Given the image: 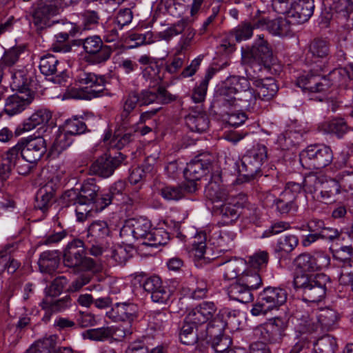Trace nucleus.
<instances>
[{"label": "nucleus", "instance_id": "obj_1", "mask_svg": "<svg viewBox=\"0 0 353 353\" xmlns=\"http://www.w3.org/2000/svg\"><path fill=\"white\" fill-rule=\"evenodd\" d=\"M347 79H353V63L347 68L334 70L327 77L307 74L299 77L297 85L310 92H326L334 85H342Z\"/></svg>", "mask_w": 353, "mask_h": 353}, {"label": "nucleus", "instance_id": "obj_2", "mask_svg": "<svg viewBox=\"0 0 353 353\" xmlns=\"http://www.w3.org/2000/svg\"><path fill=\"white\" fill-rule=\"evenodd\" d=\"M330 279L325 274H296L294 276V288L301 293L305 302L319 303L326 295Z\"/></svg>", "mask_w": 353, "mask_h": 353}, {"label": "nucleus", "instance_id": "obj_3", "mask_svg": "<svg viewBox=\"0 0 353 353\" xmlns=\"http://www.w3.org/2000/svg\"><path fill=\"white\" fill-rule=\"evenodd\" d=\"M112 231L107 221H93L87 228L86 242L89 245V253L99 256L110 245Z\"/></svg>", "mask_w": 353, "mask_h": 353}, {"label": "nucleus", "instance_id": "obj_4", "mask_svg": "<svg viewBox=\"0 0 353 353\" xmlns=\"http://www.w3.org/2000/svg\"><path fill=\"white\" fill-rule=\"evenodd\" d=\"M223 325V323L218 319L211 322L206 329H202L196 323L189 322L186 315L179 333L180 341L185 345H193L199 341H205L208 334L211 336L219 334Z\"/></svg>", "mask_w": 353, "mask_h": 353}, {"label": "nucleus", "instance_id": "obj_5", "mask_svg": "<svg viewBox=\"0 0 353 353\" xmlns=\"http://www.w3.org/2000/svg\"><path fill=\"white\" fill-rule=\"evenodd\" d=\"M243 61L251 66L257 65L259 70L263 66L269 68L273 63L274 57L272 50L268 41L264 39L263 35H258L252 47L242 52Z\"/></svg>", "mask_w": 353, "mask_h": 353}, {"label": "nucleus", "instance_id": "obj_6", "mask_svg": "<svg viewBox=\"0 0 353 353\" xmlns=\"http://www.w3.org/2000/svg\"><path fill=\"white\" fill-rule=\"evenodd\" d=\"M76 81L81 86L73 95L77 99L91 100L101 96L105 88V78L93 72H81Z\"/></svg>", "mask_w": 353, "mask_h": 353}, {"label": "nucleus", "instance_id": "obj_7", "mask_svg": "<svg viewBox=\"0 0 353 353\" xmlns=\"http://www.w3.org/2000/svg\"><path fill=\"white\" fill-rule=\"evenodd\" d=\"M100 188L94 179H89L83 182L79 192L74 190L65 191L63 199L72 204L79 203L95 207L96 211L101 210L97 204L100 200L99 192Z\"/></svg>", "mask_w": 353, "mask_h": 353}, {"label": "nucleus", "instance_id": "obj_8", "mask_svg": "<svg viewBox=\"0 0 353 353\" xmlns=\"http://www.w3.org/2000/svg\"><path fill=\"white\" fill-rule=\"evenodd\" d=\"M287 299L285 290L268 287L259 294L257 302L253 305L251 313L254 316L265 315L268 312L283 305Z\"/></svg>", "mask_w": 353, "mask_h": 353}, {"label": "nucleus", "instance_id": "obj_9", "mask_svg": "<svg viewBox=\"0 0 353 353\" xmlns=\"http://www.w3.org/2000/svg\"><path fill=\"white\" fill-rule=\"evenodd\" d=\"M333 160V153L329 146L314 144L309 145L300 154L303 166L321 169L330 165Z\"/></svg>", "mask_w": 353, "mask_h": 353}, {"label": "nucleus", "instance_id": "obj_10", "mask_svg": "<svg viewBox=\"0 0 353 353\" xmlns=\"http://www.w3.org/2000/svg\"><path fill=\"white\" fill-rule=\"evenodd\" d=\"M79 0H41L32 13V22L38 29L50 26V18L59 13L62 6H68Z\"/></svg>", "mask_w": 353, "mask_h": 353}, {"label": "nucleus", "instance_id": "obj_11", "mask_svg": "<svg viewBox=\"0 0 353 353\" xmlns=\"http://www.w3.org/2000/svg\"><path fill=\"white\" fill-rule=\"evenodd\" d=\"M267 148L258 144L248 150L242 157L239 172L243 173L247 180L253 179L260 172L263 164L267 161Z\"/></svg>", "mask_w": 353, "mask_h": 353}, {"label": "nucleus", "instance_id": "obj_12", "mask_svg": "<svg viewBox=\"0 0 353 353\" xmlns=\"http://www.w3.org/2000/svg\"><path fill=\"white\" fill-rule=\"evenodd\" d=\"M225 314L229 315L230 312L223 311L217 313V307L213 301H203L190 310L187 314L188 321L199 325L202 329H206L208 325L217 316L222 319Z\"/></svg>", "mask_w": 353, "mask_h": 353}, {"label": "nucleus", "instance_id": "obj_13", "mask_svg": "<svg viewBox=\"0 0 353 353\" xmlns=\"http://www.w3.org/2000/svg\"><path fill=\"white\" fill-rule=\"evenodd\" d=\"M330 258L323 252H316L313 254L303 253L294 260L295 274H309L310 272L321 270L329 266Z\"/></svg>", "mask_w": 353, "mask_h": 353}, {"label": "nucleus", "instance_id": "obj_14", "mask_svg": "<svg viewBox=\"0 0 353 353\" xmlns=\"http://www.w3.org/2000/svg\"><path fill=\"white\" fill-rule=\"evenodd\" d=\"M220 205L216 206L215 212L219 215L222 220L230 223L235 221L241 214V210L247 207L248 197L244 194L235 196H228Z\"/></svg>", "mask_w": 353, "mask_h": 353}, {"label": "nucleus", "instance_id": "obj_15", "mask_svg": "<svg viewBox=\"0 0 353 353\" xmlns=\"http://www.w3.org/2000/svg\"><path fill=\"white\" fill-rule=\"evenodd\" d=\"M12 148L17 149V155L21 154L27 162L37 163L46 151V143L43 137H37L24 140Z\"/></svg>", "mask_w": 353, "mask_h": 353}, {"label": "nucleus", "instance_id": "obj_16", "mask_svg": "<svg viewBox=\"0 0 353 353\" xmlns=\"http://www.w3.org/2000/svg\"><path fill=\"white\" fill-rule=\"evenodd\" d=\"M151 223L145 219L140 218L132 220L125 224L121 229L120 236L126 242H131L132 239L142 241L147 240L149 233L151 232Z\"/></svg>", "mask_w": 353, "mask_h": 353}, {"label": "nucleus", "instance_id": "obj_17", "mask_svg": "<svg viewBox=\"0 0 353 353\" xmlns=\"http://www.w3.org/2000/svg\"><path fill=\"white\" fill-rule=\"evenodd\" d=\"M125 157L121 152L114 157L105 154L99 157L90 166V172L99 176L107 178L111 176L114 170L124 161Z\"/></svg>", "mask_w": 353, "mask_h": 353}, {"label": "nucleus", "instance_id": "obj_18", "mask_svg": "<svg viewBox=\"0 0 353 353\" xmlns=\"http://www.w3.org/2000/svg\"><path fill=\"white\" fill-rule=\"evenodd\" d=\"M280 323H281L280 319H274L272 322L260 325L254 330V334L261 340L260 343H280L284 336V330Z\"/></svg>", "mask_w": 353, "mask_h": 353}, {"label": "nucleus", "instance_id": "obj_19", "mask_svg": "<svg viewBox=\"0 0 353 353\" xmlns=\"http://www.w3.org/2000/svg\"><path fill=\"white\" fill-rule=\"evenodd\" d=\"M34 91H17L6 99L4 112L9 116H14L25 110L34 99Z\"/></svg>", "mask_w": 353, "mask_h": 353}, {"label": "nucleus", "instance_id": "obj_20", "mask_svg": "<svg viewBox=\"0 0 353 353\" xmlns=\"http://www.w3.org/2000/svg\"><path fill=\"white\" fill-rule=\"evenodd\" d=\"M79 45H83L84 50L91 54H95L98 63L105 62L110 59L112 48L110 46L103 45L98 36L89 37L79 40Z\"/></svg>", "mask_w": 353, "mask_h": 353}, {"label": "nucleus", "instance_id": "obj_21", "mask_svg": "<svg viewBox=\"0 0 353 353\" xmlns=\"http://www.w3.org/2000/svg\"><path fill=\"white\" fill-rule=\"evenodd\" d=\"M140 105H147L153 103L168 104L176 99V96L171 94L163 86H159L152 90H145L139 94Z\"/></svg>", "mask_w": 353, "mask_h": 353}, {"label": "nucleus", "instance_id": "obj_22", "mask_svg": "<svg viewBox=\"0 0 353 353\" xmlns=\"http://www.w3.org/2000/svg\"><path fill=\"white\" fill-rule=\"evenodd\" d=\"M138 314V306L130 302L117 303L108 312V316L114 321H127L130 324L137 319Z\"/></svg>", "mask_w": 353, "mask_h": 353}, {"label": "nucleus", "instance_id": "obj_23", "mask_svg": "<svg viewBox=\"0 0 353 353\" xmlns=\"http://www.w3.org/2000/svg\"><path fill=\"white\" fill-rule=\"evenodd\" d=\"M85 254V243L81 239H74L68 243L63 252V263L69 268L79 267Z\"/></svg>", "mask_w": 353, "mask_h": 353}, {"label": "nucleus", "instance_id": "obj_24", "mask_svg": "<svg viewBox=\"0 0 353 353\" xmlns=\"http://www.w3.org/2000/svg\"><path fill=\"white\" fill-rule=\"evenodd\" d=\"M211 165L209 154H201L187 164L184 170V176L186 180L199 181L205 174V171Z\"/></svg>", "mask_w": 353, "mask_h": 353}, {"label": "nucleus", "instance_id": "obj_25", "mask_svg": "<svg viewBox=\"0 0 353 353\" xmlns=\"http://www.w3.org/2000/svg\"><path fill=\"white\" fill-rule=\"evenodd\" d=\"M58 188L57 179H52L41 187L36 194V208L46 212L53 203L54 193Z\"/></svg>", "mask_w": 353, "mask_h": 353}, {"label": "nucleus", "instance_id": "obj_26", "mask_svg": "<svg viewBox=\"0 0 353 353\" xmlns=\"http://www.w3.org/2000/svg\"><path fill=\"white\" fill-rule=\"evenodd\" d=\"M314 10V0H296L288 19L295 23H303L310 19Z\"/></svg>", "mask_w": 353, "mask_h": 353}, {"label": "nucleus", "instance_id": "obj_27", "mask_svg": "<svg viewBox=\"0 0 353 353\" xmlns=\"http://www.w3.org/2000/svg\"><path fill=\"white\" fill-rule=\"evenodd\" d=\"M295 317L297 323L294 330L299 334H311L318 331L319 325L316 322V318L308 311L300 308L296 311Z\"/></svg>", "mask_w": 353, "mask_h": 353}, {"label": "nucleus", "instance_id": "obj_28", "mask_svg": "<svg viewBox=\"0 0 353 353\" xmlns=\"http://www.w3.org/2000/svg\"><path fill=\"white\" fill-rule=\"evenodd\" d=\"M41 72L45 76H53L60 73L61 77L57 75L52 80L54 82L61 83L63 80L65 73L59 65V60L52 54H47L41 57L39 63Z\"/></svg>", "mask_w": 353, "mask_h": 353}, {"label": "nucleus", "instance_id": "obj_29", "mask_svg": "<svg viewBox=\"0 0 353 353\" xmlns=\"http://www.w3.org/2000/svg\"><path fill=\"white\" fill-rule=\"evenodd\" d=\"M339 319L338 312L330 307L321 308L316 315L319 328L322 332H329L335 329Z\"/></svg>", "mask_w": 353, "mask_h": 353}, {"label": "nucleus", "instance_id": "obj_30", "mask_svg": "<svg viewBox=\"0 0 353 353\" xmlns=\"http://www.w3.org/2000/svg\"><path fill=\"white\" fill-rule=\"evenodd\" d=\"M205 195L212 202H218L227 199L229 196L228 191L221 184V178L219 173L212 176L211 180L206 185Z\"/></svg>", "mask_w": 353, "mask_h": 353}, {"label": "nucleus", "instance_id": "obj_31", "mask_svg": "<svg viewBox=\"0 0 353 353\" xmlns=\"http://www.w3.org/2000/svg\"><path fill=\"white\" fill-rule=\"evenodd\" d=\"M221 272L227 280L239 279L247 267V261L241 258H234L221 264Z\"/></svg>", "mask_w": 353, "mask_h": 353}, {"label": "nucleus", "instance_id": "obj_32", "mask_svg": "<svg viewBox=\"0 0 353 353\" xmlns=\"http://www.w3.org/2000/svg\"><path fill=\"white\" fill-rule=\"evenodd\" d=\"M219 320L223 323V327L219 334L210 335L208 334L206 342L210 343L212 348L217 353H223L225 352L230 346L232 341L228 336L223 335L224 330L227 325L225 320L222 319L220 316H217L213 321Z\"/></svg>", "mask_w": 353, "mask_h": 353}, {"label": "nucleus", "instance_id": "obj_33", "mask_svg": "<svg viewBox=\"0 0 353 353\" xmlns=\"http://www.w3.org/2000/svg\"><path fill=\"white\" fill-rule=\"evenodd\" d=\"M128 125L121 122V127L114 132V136L108 143L111 148L121 150L132 141L133 132L135 130L128 128Z\"/></svg>", "mask_w": 353, "mask_h": 353}, {"label": "nucleus", "instance_id": "obj_34", "mask_svg": "<svg viewBox=\"0 0 353 353\" xmlns=\"http://www.w3.org/2000/svg\"><path fill=\"white\" fill-rule=\"evenodd\" d=\"M253 83L256 88L258 97L263 100L271 99L278 91V86L272 78L255 79Z\"/></svg>", "mask_w": 353, "mask_h": 353}, {"label": "nucleus", "instance_id": "obj_35", "mask_svg": "<svg viewBox=\"0 0 353 353\" xmlns=\"http://www.w3.org/2000/svg\"><path fill=\"white\" fill-rule=\"evenodd\" d=\"M251 292L252 290L243 283H241L239 279L231 284L228 289V294L231 299L243 303H247L253 300Z\"/></svg>", "mask_w": 353, "mask_h": 353}, {"label": "nucleus", "instance_id": "obj_36", "mask_svg": "<svg viewBox=\"0 0 353 353\" xmlns=\"http://www.w3.org/2000/svg\"><path fill=\"white\" fill-rule=\"evenodd\" d=\"M319 131L326 134H334L339 137H343L349 130L346 121L342 118H335L319 123Z\"/></svg>", "mask_w": 353, "mask_h": 353}, {"label": "nucleus", "instance_id": "obj_37", "mask_svg": "<svg viewBox=\"0 0 353 353\" xmlns=\"http://www.w3.org/2000/svg\"><path fill=\"white\" fill-rule=\"evenodd\" d=\"M259 21H263L264 22L261 28L266 29L274 35L284 37L291 31L289 21L285 19L278 18L274 20L261 19Z\"/></svg>", "mask_w": 353, "mask_h": 353}, {"label": "nucleus", "instance_id": "obj_38", "mask_svg": "<svg viewBox=\"0 0 353 353\" xmlns=\"http://www.w3.org/2000/svg\"><path fill=\"white\" fill-rule=\"evenodd\" d=\"M125 188V183L123 181H118L114 183L109 189L108 192L101 195L100 200L97 204L99 208L103 210L109 205L113 200L119 201Z\"/></svg>", "mask_w": 353, "mask_h": 353}, {"label": "nucleus", "instance_id": "obj_39", "mask_svg": "<svg viewBox=\"0 0 353 353\" xmlns=\"http://www.w3.org/2000/svg\"><path fill=\"white\" fill-rule=\"evenodd\" d=\"M52 118V113L46 109H41L34 112L23 123V131H30L38 125H46Z\"/></svg>", "mask_w": 353, "mask_h": 353}, {"label": "nucleus", "instance_id": "obj_40", "mask_svg": "<svg viewBox=\"0 0 353 353\" xmlns=\"http://www.w3.org/2000/svg\"><path fill=\"white\" fill-rule=\"evenodd\" d=\"M59 256L57 251H45L40 255L38 265L41 272L52 273L59 266Z\"/></svg>", "mask_w": 353, "mask_h": 353}, {"label": "nucleus", "instance_id": "obj_41", "mask_svg": "<svg viewBox=\"0 0 353 353\" xmlns=\"http://www.w3.org/2000/svg\"><path fill=\"white\" fill-rule=\"evenodd\" d=\"M185 123L192 132L202 133L209 127V119L203 112H192L185 117Z\"/></svg>", "mask_w": 353, "mask_h": 353}, {"label": "nucleus", "instance_id": "obj_42", "mask_svg": "<svg viewBox=\"0 0 353 353\" xmlns=\"http://www.w3.org/2000/svg\"><path fill=\"white\" fill-rule=\"evenodd\" d=\"M263 23V21L259 20L254 21L253 23L243 22L233 29L230 32V34L232 36L234 37L236 41L241 42L243 40L250 39L253 34V30L255 28H261Z\"/></svg>", "mask_w": 353, "mask_h": 353}, {"label": "nucleus", "instance_id": "obj_43", "mask_svg": "<svg viewBox=\"0 0 353 353\" xmlns=\"http://www.w3.org/2000/svg\"><path fill=\"white\" fill-rule=\"evenodd\" d=\"M76 32L74 25L72 23H67L65 25V30L55 35L57 41L52 45V49L54 52H68L71 50V46L65 43L69 36L74 35Z\"/></svg>", "mask_w": 353, "mask_h": 353}, {"label": "nucleus", "instance_id": "obj_44", "mask_svg": "<svg viewBox=\"0 0 353 353\" xmlns=\"http://www.w3.org/2000/svg\"><path fill=\"white\" fill-rule=\"evenodd\" d=\"M140 97L136 92H131L122 100V112L120 114L121 122L128 124L130 115L134 111L137 104L140 105Z\"/></svg>", "mask_w": 353, "mask_h": 353}, {"label": "nucleus", "instance_id": "obj_45", "mask_svg": "<svg viewBox=\"0 0 353 353\" xmlns=\"http://www.w3.org/2000/svg\"><path fill=\"white\" fill-rule=\"evenodd\" d=\"M17 159V149L10 148L3 157L2 163L0 165V180L6 181L10 175L14 167L13 163H16Z\"/></svg>", "mask_w": 353, "mask_h": 353}, {"label": "nucleus", "instance_id": "obj_46", "mask_svg": "<svg viewBox=\"0 0 353 353\" xmlns=\"http://www.w3.org/2000/svg\"><path fill=\"white\" fill-rule=\"evenodd\" d=\"M320 196L323 202L327 203L331 201L333 196L340 192L341 185L337 179H330L323 183L321 188Z\"/></svg>", "mask_w": 353, "mask_h": 353}, {"label": "nucleus", "instance_id": "obj_47", "mask_svg": "<svg viewBox=\"0 0 353 353\" xmlns=\"http://www.w3.org/2000/svg\"><path fill=\"white\" fill-rule=\"evenodd\" d=\"M159 194L166 201H177L184 197V190L181 185H163L157 188Z\"/></svg>", "mask_w": 353, "mask_h": 353}, {"label": "nucleus", "instance_id": "obj_48", "mask_svg": "<svg viewBox=\"0 0 353 353\" xmlns=\"http://www.w3.org/2000/svg\"><path fill=\"white\" fill-rule=\"evenodd\" d=\"M236 94L231 90L224 83L217 90L219 103L225 108H230L237 105L238 98Z\"/></svg>", "mask_w": 353, "mask_h": 353}, {"label": "nucleus", "instance_id": "obj_49", "mask_svg": "<svg viewBox=\"0 0 353 353\" xmlns=\"http://www.w3.org/2000/svg\"><path fill=\"white\" fill-rule=\"evenodd\" d=\"M170 239V235L162 228H154L148 234L147 240H144V245L150 247H157L165 245Z\"/></svg>", "mask_w": 353, "mask_h": 353}, {"label": "nucleus", "instance_id": "obj_50", "mask_svg": "<svg viewBox=\"0 0 353 353\" xmlns=\"http://www.w3.org/2000/svg\"><path fill=\"white\" fill-rule=\"evenodd\" d=\"M70 305V297L69 296L56 301H53V298L46 296L41 303V306L43 310H48L53 312H61L69 307Z\"/></svg>", "mask_w": 353, "mask_h": 353}, {"label": "nucleus", "instance_id": "obj_51", "mask_svg": "<svg viewBox=\"0 0 353 353\" xmlns=\"http://www.w3.org/2000/svg\"><path fill=\"white\" fill-rule=\"evenodd\" d=\"M330 43L323 39H314L309 46V52L314 57L324 59L330 54Z\"/></svg>", "mask_w": 353, "mask_h": 353}, {"label": "nucleus", "instance_id": "obj_52", "mask_svg": "<svg viewBox=\"0 0 353 353\" xmlns=\"http://www.w3.org/2000/svg\"><path fill=\"white\" fill-rule=\"evenodd\" d=\"M241 283H243L247 288L251 290H256L262 285V279L259 272L248 270H243L239 277Z\"/></svg>", "mask_w": 353, "mask_h": 353}, {"label": "nucleus", "instance_id": "obj_53", "mask_svg": "<svg viewBox=\"0 0 353 353\" xmlns=\"http://www.w3.org/2000/svg\"><path fill=\"white\" fill-rule=\"evenodd\" d=\"M336 348V339L330 335L320 338L314 344V353H335Z\"/></svg>", "mask_w": 353, "mask_h": 353}, {"label": "nucleus", "instance_id": "obj_54", "mask_svg": "<svg viewBox=\"0 0 353 353\" xmlns=\"http://www.w3.org/2000/svg\"><path fill=\"white\" fill-rule=\"evenodd\" d=\"M230 89L239 95L245 90L250 88V83L244 77L231 76L223 82Z\"/></svg>", "mask_w": 353, "mask_h": 353}, {"label": "nucleus", "instance_id": "obj_55", "mask_svg": "<svg viewBox=\"0 0 353 353\" xmlns=\"http://www.w3.org/2000/svg\"><path fill=\"white\" fill-rule=\"evenodd\" d=\"M64 130L72 136H76L88 131V127L82 119L74 117L65 121Z\"/></svg>", "mask_w": 353, "mask_h": 353}, {"label": "nucleus", "instance_id": "obj_56", "mask_svg": "<svg viewBox=\"0 0 353 353\" xmlns=\"http://www.w3.org/2000/svg\"><path fill=\"white\" fill-rule=\"evenodd\" d=\"M12 81L11 85L13 89L17 90V91H32L29 88L30 82V78L28 77L26 71L18 70L12 74Z\"/></svg>", "mask_w": 353, "mask_h": 353}, {"label": "nucleus", "instance_id": "obj_57", "mask_svg": "<svg viewBox=\"0 0 353 353\" xmlns=\"http://www.w3.org/2000/svg\"><path fill=\"white\" fill-rule=\"evenodd\" d=\"M188 294L193 299H201L207 296L209 285L203 279H196L195 283L188 288Z\"/></svg>", "mask_w": 353, "mask_h": 353}, {"label": "nucleus", "instance_id": "obj_58", "mask_svg": "<svg viewBox=\"0 0 353 353\" xmlns=\"http://www.w3.org/2000/svg\"><path fill=\"white\" fill-rule=\"evenodd\" d=\"M23 47L17 46L6 50L0 59L3 70L14 65L18 61L19 56L23 52Z\"/></svg>", "mask_w": 353, "mask_h": 353}, {"label": "nucleus", "instance_id": "obj_59", "mask_svg": "<svg viewBox=\"0 0 353 353\" xmlns=\"http://www.w3.org/2000/svg\"><path fill=\"white\" fill-rule=\"evenodd\" d=\"M116 332L114 327H101L86 331L88 339L94 341H104L113 337Z\"/></svg>", "mask_w": 353, "mask_h": 353}, {"label": "nucleus", "instance_id": "obj_60", "mask_svg": "<svg viewBox=\"0 0 353 353\" xmlns=\"http://www.w3.org/2000/svg\"><path fill=\"white\" fill-rule=\"evenodd\" d=\"M299 245V238L294 234H287L281 237L276 245L277 252L290 253Z\"/></svg>", "mask_w": 353, "mask_h": 353}, {"label": "nucleus", "instance_id": "obj_61", "mask_svg": "<svg viewBox=\"0 0 353 353\" xmlns=\"http://www.w3.org/2000/svg\"><path fill=\"white\" fill-rule=\"evenodd\" d=\"M324 181L323 176L310 173L305 176L303 187L305 191L311 194L316 192L322 186Z\"/></svg>", "mask_w": 353, "mask_h": 353}, {"label": "nucleus", "instance_id": "obj_62", "mask_svg": "<svg viewBox=\"0 0 353 353\" xmlns=\"http://www.w3.org/2000/svg\"><path fill=\"white\" fill-rule=\"evenodd\" d=\"M269 261V254L267 251H258L248 257L247 265L254 269H261L265 267Z\"/></svg>", "mask_w": 353, "mask_h": 353}, {"label": "nucleus", "instance_id": "obj_63", "mask_svg": "<svg viewBox=\"0 0 353 353\" xmlns=\"http://www.w3.org/2000/svg\"><path fill=\"white\" fill-rule=\"evenodd\" d=\"M276 209L281 214H288L290 212H295L297 210V205L293 200V196H285L281 194L280 197L275 201Z\"/></svg>", "mask_w": 353, "mask_h": 353}, {"label": "nucleus", "instance_id": "obj_64", "mask_svg": "<svg viewBox=\"0 0 353 353\" xmlns=\"http://www.w3.org/2000/svg\"><path fill=\"white\" fill-rule=\"evenodd\" d=\"M339 281L342 285L353 283V260L345 258L341 267Z\"/></svg>", "mask_w": 353, "mask_h": 353}]
</instances>
